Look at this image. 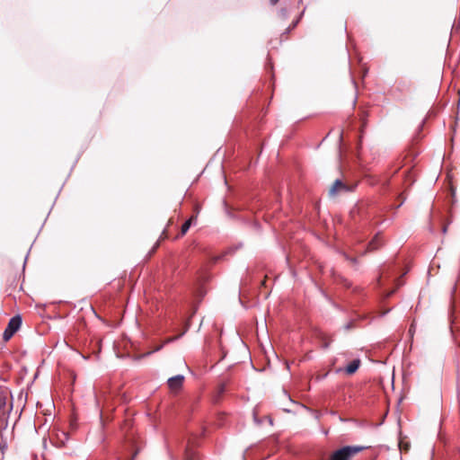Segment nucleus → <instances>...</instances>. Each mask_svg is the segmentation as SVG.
<instances>
[{
    "label": "nucleus",
    "instance_id": "obj_2",
    "mask_svg": "<svg viewBox=\"0 0 460 460\" xmlns=\"http://www.w3.org/2000/svg\"><path fill=\"white\" fill-rule=\"evenodd\" d=\"M22 324V317L20 315H15L12 317L5 328L3 338L5 341H9L13 334L20 329Z\"/></svg>",
    "mask_w": 460,
    "mask_h": 460
},
{
    "label": "nucleus",
    "instance_id": "obj_6",
    "mask_svg": "<svg viewBox=\"0 0 460 460\" xmlns=\"http://www.w3.org/2000/svg\"><path fill=\"white\" fill-rule=\"evenodd\" d=\"M382 243H383L381 237L378 234H376L368 243L367 252L377 250L382 245Z\"/></svg>",
    "mask_w": 460,
    "mask_h": 460
},
{
    "label": "nucleus",
    "instance_id": "obj_13",
    "mask_svg": "<svg viewBox=\"0 0 460 460\" xmlns=\"http://www.w3.org/2000/svg\"><path fill=\"white\" fill-rule=\"evenodd\" d=\"M350 261H351L352 262H356V260H355V259H350Z\"/></svg>",
    "mask_w": 460,
    "mask_h": 460
},
{
    "label": "nucleus",
    "instance_id": "obj_10",
    "mask_svg": "<svg viewBox=\"0 0 460 460\" xmlns=\"http://www.w3.org/2000/svg\"><path fill=\"white\" fill-rule=\"evenodd\" d=\"M190 225H191V218L188 219L187 221H185L181 227V235H184L188 230L190 229Z\"/></svg>",
    "mask_w": 460,
    "mask_h": 460
},
{
    "label": "nucleus",
    "instance_id": "obj_3",
    "mask_svg": "<svg viewBox=\"0 0 460 460\" xmlns=\"http://www.w3.org/2000/svg\"><path fill=\"white\" fill-rule=\"evenodd\" d=\"M184 376L177 375L170 377L167 381L168 387L172 393L177 394L182 388L184 383Z\"/></svg>",
    "mask_w": 460,
    "mask_h": 460
},
{
    "label": "nucleus",
    "instance_id": "obj_7",
    "mask_svg": "<svg viewBox=\"0 0 460 460\" xmlns=\"http://www.w3.org/2000/svg\"><path fill=\"white\" fill-rule=\"evenodd\" d=\"M342 190H347L346 185L341 180H336L330 190V194L335 195Z\"/></svg>",
    "mask_w": 460,
    "mask_h": 460
},
{
    "label": "nucleus",
    "instance_id": "obj_8",
    "mask_svg": "<svg viewBox=\"0 0 460 460\" xmlns=\"http://www.w3.org/2000/svg\"><path fill=\"white\" fill-rule=\"evenodd\" d=\"M197 456V452L190 448V446H187L185 449L184 460H196Z\"/></svg>",
    "mask_w": 460,
    "mask_h": 460
},
{
    "label": "nucleus",
    "instance_id": "obj_1",
    "mask_svg": "<svg viewBox=\"0 0 460 460\" xmlns=\"http://www.w3.org/2000/svg\"><path fill=\"white\" fill-rule=\"evenodd\" d=\"M364 448L361 446H345L332 452L329 460H351L356 455L363 451Z\"/></svg>",
    "mask_w": 460,
    "mask_h": 460
},
{
    "label": "nucleus",
    "instance_id": "obj_5",
    "mask_svg": "<svg viewBox=\"0 0 460 460\" xmlns=\"http://www.w3.org/2000/svg\"><path fill=\"white\" fill-rule=\"evenodd\" d=\"M12 407L7 409V399L5 396L0 395V418L7 420V414L10 412Z\"/></svg>",
    "mask_w": 460,
    "mask_h": 460
},
{
    "label": "nucleus",
    "instance_id": "obj_11",
    "mask_svg": "<svg viewBox=\"0 0 460 460\" xmlns=\"http://www.w3.org/2000/svg\"><path fill=\"white\" fill-rule=\"evenodd\" d=\"M226 390V385L225 384H221L219 386H218V394H222Z\"/></svg>",
    "mask_w": 460,
    "mask_h": 460
},
{
    "label": "nucleus",
    "instance_id": "obj_12",
    "mask_svg": "<svg viewBox=\"0 0 460 460\" xmlns=\"http://www.w3.org/2000/svg\"><path fill=\"white\" fill-rule=\"evenodd\" d=\"M279 0H270V4H271L272 5L277 4L279 3Z\"/></svg>",
    "mask_w": 460,
    "mask_h": 460
},
{
    "label": "nucleus",
    "instance_id": "obj_9",
    "mask_svg": "<svg viewBox=\"0 0 460 460\" xmlns=\"http://www.w3.org/2000/svg\"><path fill=\"white\" fill-rule=\"evenodd\" d=\"M7 427V420L5 418H0V450L4 447L2 431Z\"/></svg>",
    "mask_w": 460,
    "mask_h": 460
},
{
    "label": "nucleus",
    "instance_id": "obj_4",
    "mask_svg": "<svg viewBox=\"0 0 460 460\" xmlns=\"http://www.w3.org/2000/svg\"><path fill=\"white\" fill-rule=\"evenodd\" d=\"M360 366V359L356 358L349 362L343 369L347 375H353Z\"/></svg>",
    "mask_w": 460,
    "mask_h": 460
}]
</instances>
